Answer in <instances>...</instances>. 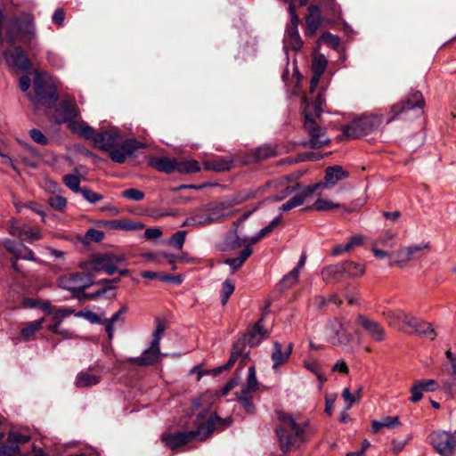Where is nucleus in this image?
Wrapping results in <instances>:
<instances>
[{
	"label": "nucleus",
	"mask_w": 456,
	"mask_h": 456,
	"mask_svg": "<svg viewBox=\"0 0 456 456\" xmlns=\"http://www.w3.org/2000/svg\"><path fill=\"white\" fill-rule=\"evenodd\" d=\"M403 317V331L416 333L429 339H434L436 337V332L430 323L419 320L409 313H406Z\"/></svg>",
	"instance_id": "f8f14e48"
},
{
	"label": "nucleus",
	"mask_w": 456,
	"mask_h": 456,
	"mask_svg": "<svg viewBox=\"0 0 456 456\" xmlns=\"http://www.w3.org/2000/svg\"><path fill=\"white\" fill-rule=\"evenodd\" d=\"M42 233L39 230L37 229H31L28 226L25 227V230H23L22 236L20 239L22 240H25L28 243H32L35 240H38L42 239Z\"/></svg>",
	"instance_id": "8fccbe9b"
},
{
	"label": "nucleus",
	"mask_w": 456,
	"mask_h": 456,
	"mask_svg": "<svg viewBox=\"0 0 456 456\" xmlns=\"http://www.w3.org/2000/svg\"><path fill=\"white\" fill-rule=\"evenodd\" d=\"M245 347H246L245 339H240L237 342H235L233 344L231 356H230L227 363L216 368V370H214V372L216 374L220 373V372L229 369L231 366H232L240 356L246 357L248 355V353L244 352Z\"/></svg>",
	"instance_id": "aec40b11"
},
{
	"label": "nucleus",
	"mask_w": 456,
	"mask_h": 456,
	"mask_svg": "<svg viewBox=\"0 0 456 456\" xmlns=\"http://www.w3.org/2000/svg\"><path fill=\"white\" fill-rule=\"evenodd\" d=\"M324 102L325 100L321 94L317 95L314 102H308L306 99H304V111L305 110V108L309 106L312 117L317 119L320 118L321 112L322 111V105L324 104Z\"/></svg>",
	"instance_id": "4c0bfd02"
},
{
	"label": "nucleus",
	"mask_w": 456,
	"mask_h": 456,
	"mask_svg": "<svg viewBox=\"0 0 456 456\" xmlns=\"http://www.w3.org/2000/svg\"><path fill=\"white\" fill-rule=\"evenodd\" d=\"M326 335L328 341L333 346L347 345L351 339L345 324L337 318L330 321L327 324Z\"/></svg>",
	"instance_id": "2eb2a0df"
},
{
	"label": "nucleus",
	"mask_w": 456,
	"mask_h": 456,
	"mask_svg": "<svg viewBox=\"0 0 456 456\" xmlns=\"http://www.w3.org/2000/svg\"><path fill=\"white\" fill-rule=\"evenodd\" d=\"M159 354V346H153V343H151V346L140 357L132 358L130 362L137 365H150L157 360Z\"/></svg>",
	"instance_id": "a878e982"
},
{
	"label": "nucleus",
	"mask_w": 456,
	"mask_h": 456,
	"mask_svg": "<svg viewBox=\"0 0 456 456\" xmlns=\"http://www.w3.org/2000/svg\"><path fill=\"white\" fill-rule=\"evenodd\" d=\"M127 311L126 305H122L120 309L115 313L110 319H105L103 321V325L105 326V330L108 334L109 340H111L114 336V323L118 322L121 315L124 314Z\"/></svg>",
	"instance_id": "c9c22d12"
},
{
	"label": "nucleus",
	"mask_w": 456,
	"mask_h": 456,
	"mask_svg": "<svg viewBox=\"0 0 456 456\" xmlns=\"http://www.w3.org/2000/svg\"><path fill=\"white\" fill-rule=\"evenodd\" d=\"M430 441L433 447L441 456H452L456 448L455 433L436 431L431 434Z\"/></svg>",
	"instance_id": "9d476101"
},
{
	"label": "nucleus",
	"mask_w": 456,
	"mask_h": 456,
	"mask_svg": "<svg viewBox=\"0 0 456 456\" xmlns=\"http://www.w3.org/2000/svg\"><path fill=\"white\" fill-rule=\"evenodd\" d=\"M401 425L399 418L396 416H386L380 420H373L371 422V429L374 433H378L382 428H394Z\"/></svg>",
	"instance_id": "72a5a7b5"
},
{
	"label": "nucleus",
	"mask_w": 456,
	"mask_h": 456,
	"mask_svg": "<svg viewBox=\"0 0 456 456\" xmlns=\"http://www.w3.org/2000/svg\"><path fill=\"white\" fill-rule=\"evenodd\" d=\"M122 258L112 254H102L94 256L90 262V270L95 273L105 272L107 274H113Z\"/></svg>",
	"instance_id": "ddd939ff"
},
{
	"label": "nucleus",
	"mask_w": 456,
	"mask_h": 456,
	"mask_svg": "<svg viewBox=\"0 0 456 456\" xmlns=\"http://www.w3.org/2000/svg\"><path fill=\"white\" fill-rule=\"evenodd\" d=\"M5 248L13 255L17 259H25L30 261H36L33 251L23 244H17L13 241L7 240L4 243Z\"/></svg>",
	"instance_id": "412c9836"
},
{
	"label": "nucleus",
	"mask_w": 456,
	"mask_h": 456,
	"mask_svg": "<svg viewBox=\"0 0 456 456\" xmlns=\"http://www.w3.org/2000/svg\"><path fill=\"white\" fill-rule=\"evenodd\" d=\"M284 44L286 47H289L294 51H298L302 47L303 41L301 40L297 28L295 26L287 28L284 37Z\"/></svg>",
	"instance_id": "c85d7f7f"
},
{
	"label": "nucleus",
	"mask_w": 456,
	"mask_h": 456,
	"mask_svg": "<svg viewBox=\"0 0 456 456\" xmlns=\"http://www.w3.org/2000/svg\"><path fill=\"white\" fill-rule=\"evenodd\" d=\"M322 23V15L320 8L317 5H311L308 8V15L306 17L307 30L310 35L315 34Z\"/></svg>",
	"instance_id": "bb28decb"
},
{
	"label": "nucleus",
	"mask_w": 456,
	"mask_h": 456,
	"mask_svg": "<svg viewBox=\"0 0 456 456\" xmlns=\"http://www.w3.org/2000/svg\"><path fill=\"white\" fill-rule=\"evenodd\" d=\"M423 392L424 391H422V389L420 388V386H419V384L417 382H415L411 388V395L410 397L411 402L417 403L419 400H421V398L423 396Z\"/></svg>",
	"instance_id": "338daca9"
},
{
	"label": "nucleus",
	"mask_w": 456,
	"mask_h": 456,
	"mask_svg": "<svg viewBox=\"0 0 456 456\" xmlns=\"http://www.w3.org/2000/svg\"><path fill=\"white\" fill-rule=\"evenodd\" d=\"M80 193L83 195L84 199L89 203H96L103 199V196L100 193H97L88 188H82Z\"/></svg>",
	"instance_id": "6e6d98bb"
},
{
	"label": "nucleus",
	"mask_w": 456,
	"mask_h": 456,
	"mask_svg": "<svg viewBox=\"0 0 456 456\" xmlns=\"http://www.w3.org/2000/svg\"><path fill=\"white\" fill-rule=\"evenodd\" d=\"M79 115V110L74 99L64 100L56 110L55 120L57 123H67L69 128L86 139H91L94 128L85 122L75 120Z\"/></svg>",
	"instance_id": "20e7f679"
},
{
	"label": "nucleus",
	"mask_w": 456,
	"mask_h": 456,
	"mask_svg": "<svg viewBox=\"0 0 456 456\" xmlns=\"http://www.w3.org/2000/svg\"><path fill=\"white\" fill-rule=\"evenodd\" d=\"M211 224V218L208 217L205 207L200 208L192 216L188 217L183 225H206Z\"/></svg>",
	"instance_id": "7c9ffc66"
},
{
	"label": "nucleus",
	"mask_w": 456,
	"mask_h": 456,
	"mask_svg": "<svg viewBox=\"0 0 456 456\" xmlns=\"http://www.w3.org/2000/svg\"><path fill=\"white\" fill-rule=\"evenodd\" d=\"M45 319H38L34 322H30L25 324L21 329L20 333L24 339H30L34 334L42 328Z\"/></svg>",
	"instance_id": "a19ab883"
},
{
	"label": "nucleus",
	"mask_w": 456,
	"mask_h": 456,
	"mask_svg": "<svg viewBox=\"0 0 456 456\" xmlns=\"http://www.w3.org/2000/svg\"><path fill=\"white\" fill-rule=\"evenodd\" d=\"M165 330H166L165 325L162 322H158L156 330L153 333V339L151 342V343H153V346H159L160 338H161V335L163 334V332L165 331Z\"/></svg>",
	"instance_id": "774afa93"
},
{
	"label": "nucleus",
	"mask_w": 456,
	"mask_h": 456,
	"mask_svg": "<svg viewBox=\"0 0 456 456\" xmlns=\"http://www.w3.org/2000/svg\"><path fill=\"white\" fill-rule=\"evenodd\" d=\"M104 237V232L96 229H89L86 233V240L90 241L99 242Z\"/></svg>",
	"instance_id": "e2e57ef3"
},
{
	"label": "nucleus",
	"mask_w": 456,
	"mask_h": 456,
	"mask_svg": "<svg viewBox=\"0 0 456 456\" xmlns=\"http://www.w3.org/2000/svg\"><path fill=\"white\" fill-rule=\"evenodd\" d=\"M26 225H23L20 221L16 219H12L8 224L9 232L14 236L20 239L22 236L23 230H25Z\"/></svg>",
	"instance_id": "864d4df0"
},
{
	"label": "nucleus",
	"mask_w": 456,
	"mask_h": 456,
	"mask_svg": "<svg viewBox=\"0 0 456 456\" xmlns=\"http://www.w3.org/2000/svg\"><path fill=\"white\" fill-rule=\"evenodd\" d=\"M122 194L125 198L133 200L134 201H140L144 198V193L135 188L127 189L124 191Z\"/></svg>",
	"instance_id": "4d7b16f0"
},
{
	"label": "nucleus",
	"mask_w": 456,
	"mask_h": 456,
	"mask_svg": "<svg viewBox=\"0 0 456 456\" xmlns=\"http://www.w3.org/2000/svg\"><path fill=\"white\" fill-rule=\"evenodd\" d=\"M279 426L276 435L282 452H288L299 448L314 434L307 420H298L290 414L279 412Z\"/></svg>",
	"instance_id": "f03ea898"
},
{
	"label": "nucleus",
	"mask_w": 456,
	"mask_h": 456,
	"mask_svg": "<svg viewBox=\"0 0 456 456\" xmlns=\"http://www.w3.org/2000/svg\"><path fill=\"white\" fill-rule=\"evenodd\" d=\"M30 436L21 435L17 432H10L7 438V445H4L0 450V456H12L19 452L20 444H24L29 442Z\"/></svg>",
	"instance_id": "a211bd4d"
},
{
	"label": "nucleus",
	"mask_w": 456,
	"mask_h": 456,
	"mask_svg": "<svg viewBox=\"0 0 456 456\" xmlns=\"http://www.w3.org/2000/svg\"><path fill=\"white\" fill-rule=\"evenodd\" d=\"M340 207L341 206L339 204L334 203L323 198L322 194H319L317 200L314 201V203L310 208L314 209L316 211H327L338 208Z\"/></svg>",
	"instance_id": "79ce46f5"
},
{
	"label": "nucleus",
	"mask_w": 456,
	"mask_h": 456,
	"mask_svg": "<svg viewBox=\"0 0 456 456\" xmlns=\"http://www.w3.org/2000/svg\"><path fill=\"white\" fill-rule=\"evenodd\" d=\"M310 196H306L305 194V188L301 191V193L293 196L290 200H289L286 203L282 204L280 208L281 212L289 211L292 208L301 206L305 200H306Z\"/></svg>",
	"instance_id": "ea45409f"
},
{
	"label": "nucleus",
	"mask_w": 456,
	"mask_h": 456,
	"mask_svg": "<svg viewBox=\"0 0 456 456\" xmlns=\"http://www.w3.org/2000/svg\"><path fill=\"white\" fill-rule=\"evenodd\" d=\"M251 248L248 247H244L243 250L240 252V256L226 258L224 263L231 267L232 273H233L243 265V264L251 256Z\"/></svg>",
	"instance_id": "2f4dec72"
},
{
	"label": "nucleus",
	"mask_w": 456,
	"mask_h": 456,
	"mask_svg": "<svg viewBox=\"0 0 456 456\" xmlns=\"http://www.w3.org/2000/svg\"><path fill=\"white\" fill-rule=\"evenodd\" d=\"M94 284L93 275L84 273H71L61 275L57 280L59 288L76 295Z\"/></svg>",
	"instance_id": "6e6552de"
},
{
	"label": "nucleus",
	"mask_w": 456,
	"mask_h": 456,
	"mask_svg": "<svg viewBox=\"0 0 456 456\" xmlns=\"http://www.w3.org/2000/svg\"><path fill=\"white\" fill-rule=\"evenodd\" d=\"M230 425L231 419L229 418L221 419L216 413L204 411L197 415L195 430L165 434L162 436V442L171 450H175L191 441H204L215 430H222Z\"/></svg>",
	"instance_id": "f257e3e1"
},
{
	"label": "nucleus",
	"mask_w": 456,
	"mask_h": 456,
	"mask_svg": "<svg viewBox=\"0 0 456 456\" xmlns=\"http://www.w3.org/2000/svg\"><path fill=\"white\" fill-rule=\"evenodd\" d=\"M306 260V256L302 255L297 262V265L293 268L288 275L285 276L284 281L288 282L289 285L295 284L298 280L299 271L304 266Z\"/></svg>",
	"instance_id": "37998d69"
},
{
	"label": "nucleus",
	"mask_w": 456,
	"mask_h": 456,
	"mask_svg": "<svg viewBox=\"0 0 456 456\" xmlns=\"http://www.w3.org/2000/svg\"><path fill=\"white\" fill-rule=\"evenodd\" d=\"M416 382L424 392H434L438 389V384L434 379H424Z\"/></svg>",
	"instance_id": "13d9d810"
},
{
	"label": "nucleus",
	"mask_w": 456,
	"mask_h": 456,
	"mask_svg": "<svg viewBox=\"0 0 456 456\" xmlns=\"http://www.w3.org/2000/svg\"><path fill=\"white\" fill-rule=\"evenodd\" d=\"M429 249L430 243L428 241L401 247L394 252L395 259L390 261L389 265L404 267L410 261L421 258Z\"/></svg>",
	"instance_id": "0eeeda50"
},
{
	"label": "nucleus",
	"mask_w": 456,
	"mask_h": 456,
	"mask_svg": "<svg viewBox=\"0 0 456 456\" xmlns=\"http://www.w3.org/2000/svg\"><path fill=\"white\" fill-rule=\"evenodd\" d=\"M185 237H186L185 231H178L170 237L169 244L178 249H181L184 243Z\"/></svg>",
	"instance_id": "5fc2aeb1"
},
{
	"label": "nucleus",
	"mask_w": 456,
	"mask_h": 456,
	"mask_svg": "<svg viewBox=\"0 0 456 456\" xmlns=\"http://www.w3.org/2000/svg\"><path fill=\"white\" fill-rule=\"evenodd\" d=\"M49 204L57 210H63L66 208L67 201L65 198L54 195L50 197Z\"/></svg>",
	"instance_id": "bf43d9fd"
},
{
	"label": "nucleus",
	"mask_w": 456,
	"mask_h": 456,
	"mask_svg": "<svg viewBox=\"0 0 456 456\" xmlns=\"http://www.w3.org/2000/svg\"><path fill=\"white\" fill-rule=\"evenodd\" d=\"M232 161L223 157H217L204 162V168L216 172H224L232 168Z\"/></svg>",
	"instance_id": "c756f323"
},
{
	"label": "nucleus",
	"mask_w": 456,
	"mask_h": 456,
	"mask_svg": "<svg viewBox=\"0 0 456 456\" xmlns=\"http://www.w3.org/2000/svg\"><path fill=\"white\" fill-rule=\"evenodd\" d=\"M245 240L240 239L237 234V230L234 229L224 240V250H234L245 246Z\"/></svg>",
	"instance_id": "e433bc0d"
},
{
	"label": "nucleus",
	"mask_w": 456,
	"mask_h": 456,
	"mask_svg": "<svg viewBox=\"0 0 456 456\" xmlns=\"http://www.w3.org/2000/svg\"><path fill=\"white\" fill-rule=\"evenodd\" d=\"M321 4L323 5V7L328 10L330 14L332 15H338V7L337 6L335 0H316Z\"/></svg>",
	"instance_id": "69168bd1"
},
{
	"label": "nucleus",
	"mask_w": 456,
	"mask_h": 456,
	"mask_svg": "<svg viewBox=\"0 0 456 456\" xmlns=\"http://www.w3.org/2000/svg\"><path fill=\"white\" fill-rule=\"evenodd\" d=\"M266 337V330L262 324V320H260L255 324L248 335V344L250 346H256Z\"/></svg>",
	"instance_id": "f704fd0d"
},
{
	"label": "nucleus",
	"mask_w": 456,
	"mask_h": 456,
	"mask_svg": "<svg viewBox=\"0 0 456 456\" xmlns=\"http://www.w3.org/2000/svg\"><path fill=\"white\" fill-rule=\"evenodd\" d=\"M63 183L73 192H80L82 190V188H80V178L77 175L69 174L64 175Z\"/></svg>",
	"instance_id": "09e8293b"
},
{
	"label": "nucleus",
	"mask_w": 456,
	"mask_h": 456,
	"mask_svg": "<svg viewBox=\"0 0 456 456\" xmlns=\"http://www.w3.org/2000/svg\"><path fill=\"white\" fill-rule=\"evenodd\" d=\"M344 274L345 268L343 267L342 263L330 265L322 271V279L326 282L333 281H338L343 278Z\"/></svg>",
	"instance_id": "cd10ccee"
},
{
	"label": "nucleus",
	"mask_w": 456,
	"mask_h": 456,
	"mask_svg": "<svg viewBox=\"0 0 456 456\" xmlns=\"http://www.w3.org/2000/svg\"><path fill=\"white\" fill-rule=\"evenodd\" d=\"M305 367L316 375L319 379L321 385H322L326 381L325 376L322 373L320 365L316 361H309L305 362Z\"/></svg>",
	"instance_id": "603ef678"
},
{
	"label": "nucleus",
	"mask_w": 456,
	"mask_h": 456,
	"mask_svg": "<svg viewBox=\"0 0 456 456\" xmlns=\"http://www.w3.org/2000/svg\"><path fill=\"white\" fill-rule=\"evenodd\" d=\"M252 392L242 391L237 395L238 400L241 403V406L248 413H254L255 406L251 401Z\"/></svg>",
	"instance_id": "a18cd8bd"
},
{
	"label": "nucleus",
	"mask_w": 456,
	"mask_h": 456,
	"mask_svg": "<svg viewBox=\"0 0 456 456\" xmlns=\"http://www.w3.org/2000/svg\"><path fill=\"white\" fill-rule=\"evenodd\" d=\"M382 114H371L362 116L351 122V124L344 126L343 134L347 138H358L370 134L377 129L383 123Z\"/></svg>",
	"instance_id": "39448f33"
},
{
	"label": "nucleus",
	"mask_w": 456,
	"mask_h": 456,
	"mask_svg": "<svg viewBox=\"0 0 456 456\" xmlns=\"http://www.w3.org/2000/svg\"><path fill=\"white\" fill-rule=\"evenodd\" d=\"M342 265L345 268V274L352 278L362 276L365 272V266L361 263L345 261L342 262Z\"/></svg>",
	"instance_id": "58836bf2"
},
{
	"label": "nucleus",
	"mask_w": 456,
	"mask_h": 456,
	"mask_svg": "<svg viewBox=\"0 0 456 456\" xmlns=\"http://www.w3.org/2000/svg\"><path fill=\"white\" fill-rule=\"evenodd\" d=\"M4 57L10 66L21 70H27L30 68V61L20 47H15L13 50L6 52Z\"/></svg>",
	"instance_id": "6ab92c4d"
},
{
	"label": "nucleus",
	"mask_w": 456,
	"mask_h": 456,
	"mask_svg": "<svg viewBox=\"0 0 456 456\" xmlns=\"http://www.w3.org/2000/svg\"><path fill=\"white\" fill-rule=\"evenodd\" d=\"M328 65V61L323 54H315L313 58L312 71L322 75Z\"/></svg>",
	"instance_id": "c03bdc74"
},
{
	"label": "nucleus",
	"mask_w": 456,
	"mask_h": 456,
	"mask_svg": "<svg viewBox=\"0 0 456 456\" xmlns=\"http://www.w3.org/2000/svg\"><path fill=\"white\" fill-rule=\"evenodd\" d=\"M348 176V173L342 168L340 166L330 167L326 169L324 182L317 183L313 185L305 187V194L306 196H312L313 193L318 189H325L329 186H333L338 182L346 179Z\"/></svg>",
	"instance_id": "9b49d317"
},
{
	"label": "nucleus",
	"mask_w": 456,
	"mask_h": 456,
	"mask_svg": "<svg viewBox=\"0 0 456 456\" xmlns=\"http://www.w3.org/2000/svg\"><path fill=\"white\" fill-rule=\"evenodd\" d=\"M200 170L198 161L193 159L177 160L175 161V172L180 174H192Z\"/></svg>",
	"instance_id": "473e14b6"
},
{
	"label": "nucleus",
	"mask_w": 456,
	"mask_h": 456,
	"mask_svg": "<svg viewBox=\"0 0 456 456\" xmlns=\"http://www.w3.org/2000/svg\"><path fill=\"white\" fill-rule=\"evenodd\" d=\"M35 100L38 104L51 107L58 100L56 89L50 82L47 74L36 73L34 80Z\"/></svg>",
	"instance_id": "423d86ee"
},
{
	"label": "nucleus",
	"mask_w": 456,
	"mask_h": 456,
	"mask_svg": "<svg viewBox=\"0 0 456 456\" xmlns=\"http://www.w3.org/2000/svg\"><path fill=\"white\" fill-rule=\"evenodd\" d=\"M257 389V380L256 377V369L254 366L249 367L248 373V380L246 387L242 391L255 392Z\"/></svg>",
	"instance_id": "3c124183"
},
{
	"label": "nucleus",
	"mask_w": 456,
	"mask_h": 456,
	"mask_svg": "<svg viewBox=\"0 0 456 456\" xmlns=\"http://www.w3.org/2000/svg\"><path fill=\"white\" fill-rule=\"evenodd\" d=\"M119 281V278H114L112 280H103L101 281L99 283L104 285L102 289H98L96 292L90 293L86 295V298H96L98 297L102 296L104 293H106L110 289H114L115 288L111 286V283H117Z\"/></svg>",
	"instance_id": "49530a36"
},
{
	"label": "nucleus",
	"mask_w": 456,
	"mask_h": 456,
	"mask_svg": "<svg viewBox=\"0 0 456 456\" xmlns=\"http://www.w3.org/2000/svg\"><path fill=\"white\" fill-rule=\"evenodd\" d=\"M175 159L168 157H153L150 159L149 165L158 171L172 174L175 172Z\"/></svg>",
	"instance_id": "5701e85b"
},
{
	"label": "nucleus",
	"mask_w": 456,
	"mask_h": 456,
	"mask_svg": "<svg viewBox=\"0 0 456 456\" xmlns=\"http://www.w3.org/2000/svg\"><path fill=\"white\" fill-rule=\"evenodd\" d=\"M234 289L235 285L232 280L227 279L223 282L221 290V302L223 305L227 303L229 297L234 292Z\"/></svg>",
	"instance_id": "de8ad7c7"
},
{
	"label": "nucleus",
	"mask_w": 456,
	"mask_h": 456,
	"mask_svg": "<svg viewBox=\"0 0 456 456\" xmlns=\"http://www.w3.org/2000/svg\"><path fill=\"white\" fill-rule=\"evenodd\" d=\"M364 237L361 234H355L349 238L348 242L346 244V249L349 251L355 247H358L363 243Z\"/></svg>",
	"instance_id": "0e129e2a"
},
{
	"label": "nucleus",
	"mask_w": 456,
	"mask_h": 456,
	"mask_svg": "<svg viewBox=\"0 0 456 456\" xmlns=\"http://www.w3.org/2000/svg\"><path fill=\"white\" fill-rule=\"evenodd\" d=\"M292 351V345L289 344L285 349L278 342L273 344V351L272 353V360L273 362V368L277 369L280 365L288 362Z\"/></svg>",
	"instance_id": "b1692460"
},
{
	"label": "nucleus",
	"mask_w": 456,
	"mask_h": 456,
	"mask_svg": "<svg viewBox=\"0 0 456 456\" xmlns=\"http://www.w3.org/2000/svg\"><path fill=\"white\" fill-rule=\"evenodd\" d=\"M102 380V376L92 372V369L82 370L77 373L75 386L78 388L89 387L99 384Z\"/></svg>",
	"instance_id": "4be33fe9"
},
{
	"label": "nucleus",
	"mask_w": 456,
	"mask_h": 456,
	"mask_svg": "<svg viewBox=\"0 0 456 456\" xmlns=\"http://www.w3.org/2000/svg\"><path fill=\"white\" fill-rule=\"evenodd\" d=\"M251 196L247 195H238L236 198L231 200L224 201H215L210 202L205 205L206 211L209 218H211V223L219 220L223 216H225L224 211L235 205L240 204L245 200H248Z\"/></svg>",
	"instance_id": "4468645a"
},
{
	"label": "nucleus",
	"mask_w": 456,
	"mask_h": 456,
	"mask_svg": "<svg viewBox=\"0 0 456 456\" xmlns=\"http://www.w3.org/2000/svg\"><path fill=\"white\" fill-rule=\"evenodd\" d=\"M423 106L424 100L420 92H413L407 100L403 101L402 102L393 105L391 107V111L395 113V115L389 118L387 123L393 121L400 113L415 108H419V110H421Z\"/></svg>",
	"instance_id": "f3484780"
},
{
	"label": "nucleus",
	"mask_w": 456,
	"mask_h": 456,
	"mask_svg": "<svg viewBox=\"0 0 456 456\" xmlns=\"http://www.w3.org/2000/svg\"><path fill=\"white\" fill-rule=\"evenodd\" d=\"M355 323L362 328L372 340L381 342L385 339V329L379 322L363 314H358L355 318Z\"/></svg>",
	"instance_id": "dca6fc26"
},
{
	"label": "nucleus",
	"mask_w": 456,
	"mask_h": 456,
	"mask_svg": "<svg viewBox=\"0 0 456 456\" xmlns=\"http://www.w3.org/2000/svg\"><path fill=\"white\" fill-rule=\"evenodd\" d=\"M29 135L35 142L40 145H45L48 142L46 136L38 129H31L29 131Z\"/></svg>",
	"instance_id": "052dcab7"
},
{
	"label": "nucleus",
	"mask_w": 456,
	"mask_h": 456,
	"mask_svg": "<svg viewBox=\"0 0 456 456\" xmlns=\"http://www.w3.org/2000/svg\"><path fill=\"white\" fill-rule=\"evenodd\" d=\"M319 40L321 43L327 44L333 47H337L339 45V38L337 36H334L328 32L323 33Z\"/></svg>",
	"instance_id": "680f3d73"
},
{
	"label": "nucleus",
	"mask_w": 456,
	"mask_h": 456,
	"mask_svg": "<svg viewBox=\"0 0 456 456\" xmlns=\"http://www.w3.org/2000/svg\"><path fill=\"white\" fill-rule=\"evenodd\" d=\"M305 129L309 135V146L311 148H321L330 142L326 132L317 123V119L312 117L309 106L305 110Z\"/></svg>",
	"instance_id": "1a4fd4ad"
},
{
	"label": "nucleus",
	"mask_w": 456,
	"mask_h": 456,
	"mask_svg": "<svg viewBox=\"0 0 456 456\" xmlns=\"http://www.w3.org/2000/svg\"><path fill=\"white\" fill-rule=\"evenodd\" d=\"M405 314L406 312L402 309H385L381 314L389 326L402 330L403 322V316L405 315Z\"/></svg>",
	"instance_id": "393cba45"
},
{
	"label": "nucleus",
	"mask_w": 456,
	"mask_h": 456,
	"mask_svg": "<svg viewBox=\"0 0 456 456\" xmlns=\"http://www.w3.org/2000/svg\"><path fill=\"white\" fill-rule=\"evenodd\" d=\"M92 138L95 146L107 152L110 158L117 163H124L138 147V142L135 140L125 139L116 127L102 131L96 135L94 134Z\"/></svg>",
	"instance_id": "7ed1b4c3"
}]
</instances>
